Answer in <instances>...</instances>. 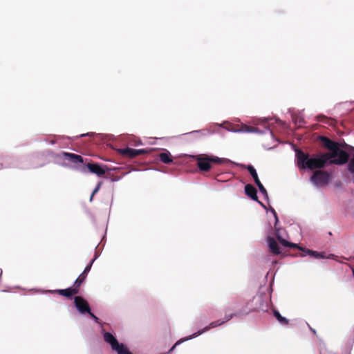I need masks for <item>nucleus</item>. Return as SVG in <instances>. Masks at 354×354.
I'll use <instances>...</instances> for the list:
<instances>
[{
  "instance_id": "nucleus-27",
  "label": "nucleus",
  "mask_w": 354,
  "mask_h": 354,
  "mask_svg": "<svg viewBox=\"0 0 354 354\" xmlns=\"http://www.w3.org/2000/svg\"><path fill=\"white\" fill-rule=\"evenodd\" d=\"M326 257H327L325 256L324 252H319V258L324 259V258H326Z\"/></svg>"
},
{
  "instance_id": "nucleus-29",
  "label": "nucleus",
  "mask_w": 354,
  "mask_h": 354,
  "mask_svg": "<svg viewBox=\"0 0 354 354\" xmlns=\"http://www.w3.org/2000/svg\"><path fill=\"white\" fill-rule=\"evenodd\" d=\"M310 330L313 331L314 334H316V330L315 329L310 328Z\"/></svg>"
},
{
  "instance_id": "nucleus-6",
  "label": "nucleus",
  "mask_w": 354,
  "mask_h": 354,
  "mask_svg": "<svg viewBox=\"0 0 354 354\" xmlns=\"http://www.w3.org/2000/svg\"><path fill=\"white\" fill-rule=\"evenodd\" d=\"M119 152L122 156L124 157L133 158L139 155L147 153V150L145 149H136L133 148L127 147L124 149H120Z\"/></svg>"
},
{
  "instance_id": "nucleus-24",
  "label": "nucleus",
  "mask_w": 354,
  "mask_h": 354,
  "mask_svg": "<svg viewBox=\"0 0 354 354\" xmlns=\"http://www.w3.org/2000/svg\"><path fill=\"white\" fill-rule=\"evenodd\" d=\"M96 322H98L99 318L96 317L93 313H91V310L87 313Z\"/></svg>"
},
{
  "instance_id": "nucleus-18",
  "label": "nucleus",
  "mask_w": 354,
  "mask_h": 354,
  "mask_svg": "<svg viewBox=\"0 0 354 354\" xmlns=\"http://www.w3.org/2000/svg\"><path fill=\"white\" fill-rule=\"evenodd\" d=\"M246 169L249 171V173L250 174L252 177L253 178L255 183H257V182L260 181V180H259V178L258 177L257 171H256V169H254V167L252 165H248L246 167Z\"/></svg>"
},
{
  "instance_id": "nucleus-16",
  "label": "nucleus",
  "mask_w": 354,
  "mask_h": 354,
  "mask_svg": "<svg viewBox=\"0 0 354 354\" xmlns=\"http://www.w3.org/2000/svg\"><path fill=\"white\" fill-rule=\"evenodd\" d=\"M317 120L318 122H322L326 123L330 126H335V123H336V121L335 120H333L332 118H328L327 117H326L324 115H317Z\"/></svg>"
},
{
  "instance_id": "nucleus-9",
  "label": "nucleus",
  "mask_w": 354,
  "mask_h": 354,
  "mask_svg": "<svg viewBox=\"0 0 354 354\" xmlns=\"http://www.w3.org/2000/svg\"><path fill=\"white\" fill-rule=\"evenodd\" d=\"M86 167L90 172L96 174L99 177L102 176L105 174L106 171L109 169L106 166H101L97 163L88 162Z\"/></svg>"
},
{
  "instance_id": "nucleus-25",
  "label": "nucleus",
  "mask_w": 354,
  "mask_h": 354,
  "mask_svg": "<svg viewBox=\"0 0 354 354\" xmlns=\"http://www.w3.org/2000/svg\"><path fill=\"white\" fill-rule=\"evenodd\" d=\"M338 143L339 144V148L340 149H341V148H345V149H347V147H348V145H347V144H346L345 142H344V143H339V142H338ZM342 150H343V149H342Z\"/></svg>"
},
{
  "instance_id": "nucleus-17",
  "label": "nucleus",
  "mask_w": 354,
  "mask_h": 354,
  "mask_svg": "<svg viewBox=\"0 0 354 354\" xmlns=\"http://www.w3.org/2000/svg\"><path fill=\"white\" fill-rule=\"evenodd\" d=\"M274 316L276 317V319L278 320V322L282 324V325H288L289 324L288 319H287L286 317H282L281 314L276 310H273Z\"/></svg>"
},
{
  "instance_id": "nucleus-15",
  "label": "nucleus",
  "mask_w": 354,
  "mask_h": 354,
  "mask_svg": "<svg viewBox=\"0 0 354 354\" xmlns=\"http://www.w3.org/2000/svg\"><path fill=\"white\" fill-rule=\"evenodd\" d=\"M159 159L165 164H170L173 162V159L169 151L160 153L159 154Z\"/></svg>"
},
{
  "instance_id": "nucleus-30",
  "label": "nucleus",
  "mask_w": 354,
  "mask_h": 354,
  "mask_svg": "<svg viewBox=\"0 0 354 354\" xmlns=\"http://www.w3.org/2000/svg\"><path fill=\"white\" fill-rule=\"evenodd\" d=\"M178 344V342H177L174 346H173V347L171 348V351H172L175 348L176 345Z\"/></svg>"
},
{
  "instance_id": "nucleus-10",
  "label": "nucleus",
  "mask_w": 354,
  "mask_h": 354,
  "mask_svg": "<svg viewBox=\"0 0 354 354\" xmlns=\"http://www.w3.org/2000/svg\"><path fill=\"white\" fill-rule=\"evenodd\" d=\"M62 156L64 157L66 160L71 162L72 163L78 165L82 164L84 162V159L82 156L80 155H77L75 153H72L69 152L63 151L62 153Z\"/></svg>"
},
{
  "instance_id": "nucleus-23",
  "label": "nucleus",
  "mask_w": 354,
  "mask_h": 354,
  "mask_svg": "<svg viewBox=\"0 0 354 354\" xmlns=\"http://www.w3.org/2000/svg\"><path fill=\"white\" fill-rule=\"evenodd\" d=\"M348 169L351 173L354 174V154H353V158L351 159L350 162H348Z\"/></svg>"
},
{
  "instance_id": "nucleus-2",
  "label": "nucleus",
  "mask_w": 354,
  "mask_h": 354,
  "mask_svg": "<svg viewBox=\"0 0 354 354\" xmlns=\"http://www.w3.org/2000/svg\"><path fill=\"white\" fill-rule=\"evenodd\" d=\"M194 159L197 162L198 167L201 171H208L212 168V162L221 164L223 159L218 157H210L205 154L196 156Z\"/></svg>"
},
{
  "instance_id": "nucleus-13",
  "label": "nucleus",
  "mask_w": 354,
  "mask_h": 354,
  "mask_svg": "<svg viewBox=\"0 0 354 354\" xmlns=\"http://www.w3.org/2000/svg\"><path fill=\"white\" fill-rule=\"evenodd\" d=\"M245 193L251 199L255 201H259L257 196V189L251 184H248L245 186Z\"/></svg>"
},
{
  "instance_id": "nucleus-5",
  "label": "nucleus",
  "mask_w": 354,
  "mask_h": 354,
  "mask_svg": "<svg viewBox=\"0 0 354 354\" xmlns=\"http://www.w3.org/2000/svg\"><path fill=\"white\" fill-rule=\"evenodd\" d=\"M74 304L77 310L82 314L87 313L91 310L87 301L82 297H75Z\"/></svg>"
},
{
  "instance_id": "nucleus-26",
  "label": "nucleus",
  "mask_w": 354,
  "mask_h": 354,
  "mask_svg": "<svg viewBox=\"0 0 354 354\" xmlns=\"http://www.w3.org/2000/svg\"><path fill=\"white\" fill-rule=\"evenodd\" d=\"M326 258L337 260V257L333 254H330Z\"/></svg>"
},
{
  "instance_id": "nucleus-28",
  "label": "nucleus",
  "mask_w": 354,
  "mask_h": 354,
  "mask_svg": "<svg viewBox=\"0 0 354 354\" xmlns=\"http://www.w3.org/2000/svg\"><path fill=\"white\" fill-rule=\"evenodd\" d=\"M254 129H255V128H254V127H250V129L248 130V131L253 132V131H254Z\"/></svg>"
},
{
  "instance_id": "nucleus-4",
  "label": "nucleus",
  "mask_w": 354,
  "mask_h": 354,
  "mask_svg": "<svg viewBox=\"0 0 354 354\" xmlns=\"http://www.w3.org/2000/svg\"><path fill=\"white\" fill-rule=\"evenodd\" d=\"M234 316H236L235 313H232V314H230V315H225L224 320H216V321H214V322H211L208 326H205L201 331H198V332L194 333L192 335V337H197L198 335H200L201 334H202L205 331H207L208 330H209L211 328H213L221 326L223 324H225V323L227 322L228 321H230Z\"/></svg>"
},
{
  "instance_id": "nucleus-1",
  "label": "nucleus",
  "mask_w": 354,
  "mask_h": 354,
  "mask_svg": "<svg viewBox=\"0 0 354 354\" xmlns=\"http://www.w3.org/2000/svg\"><path fill=\"white\" fill-rule=\"evenodd\" d=\"M319 140L330 151L310 157L309 154L304 153L303 151L296 150L297 166L300 169H308L313 170L321 169L326 165H342L348 161V153L339 148V143L324 136H319Z\"/></svg>"
},
{
  "instance_id": "nucleus-7",
  "label": "nucleus",
  "mask_w": 354,
  "mask_h": 354,
  "mask_svg": "<svg viewBox=\"0 0 354 354\" xmlns=\"http://www.w3.org/2000/svg\"><path fill=\"white\" fill-rule=\"evenodd\" d=\"M272 213H273V214L274 216V218H275V223H274L275 235H276L277 239L279 240V241L280 242V243L281 245H283V246H286V247L298 248L300 250H301V248L300 247H299L296 243H290L288 241L282 239L280 236V235L279 234V229L277 227V223L279 221L278 217H277V213H276V212H275V210L274 209H272Z\"/></svg>"
},
{
  "instance_id": "nucleus-31",
  "label": "nucleus",
  "mask_w": 354,
  "mask_h": 354,
  "mask_svg": "<svg viewBox=\"0 0 354 354\" xmlns=\"http://www.w3.org/2000/svg\"><path fill=\"white\" fill-rule=\"evenodd\" d=\"M320 354H324L322 351H320Z\"/></svg>"
},
{
  "instance_id": "nucleus-19",
  "label": "nucleus",
  "mask_w": 354,
  "mask_h": 354,
  "mask_svg": "<svg viewBox=\"0 0 354 354\" xmlns=\"http://www.w3.org/2000/svg\"><path fill=\"white\" fill-rule=\"evenodd\" d=\"M115 351L118 354H133L123 344Z\"/></svg>"
},
{
  "instance_id": "nucleus-8",
  "label": "nucleus",
  "mask_w": 354,
  "mask_h": 354,
  "mask_svg": "<svg viewBox=\"0 0 354 354\" xmlns=\"http://www.w3.org/2000/svg\"><path fill=\"white\" fill-rule=\"evenodd\" d=\"M50 292H57L59 295L66 297L67 298L71 299L72 296L75 295L79 293L80 292V287L76 286L75 283L73 284V288H68L66 289H61V290H50Z\"/></svg>"
},
{
  "instance_id": "nucleus-20",
  "label": "nucleus",
  "mask_w": 354,
  "mask_h": 354,
  "mask_svg": "<svg viewBox=\"0 0 354 354\" xmlns=\"http://www.w3.org/2000/svg\"><path fill=\"white\" fill-rule=\"evenodd\" d=\"M301 250L302 251H304L307 254H309L310 256H313L315 258H319V252H317L316 251H313V250H310L309 249H306V250H303L301 248Z\"/></svg>"
},
{
  "instance_id": "nucleus-21",
  "label": "nucleus",
  "mask_w": 354,
  "mask_h": 354,
  "mask_svg": "<svg viewBox=\"0 0 354 354\" xmlns=\"http://www.w3.org/2000/svg\"><path fill=\"white\" fill-rule=\"evenodd\" d=\"M256 185H257V187H259V191L261 192V193H262L264 196H268V192H267V190L266 189V188L263 187V185H262V183H261V181H259L256 183Z\"/></svg>"
},
{
  "instance_id": "nucleus-11",
  "label": "nucleus",
  "mask_w": 354,
  "mask_h": 354,
  "mask_svg": "<svg viewBox=\"0 0 354 354\" xmlns=\"http://www.w3.org/2000/svg\"><path fill=\"white\" fill-rule=\"evenodd\" d=\"M94 261H95V259H93L91 261V263L86 266V268H84L82 273L80 274V276L77 277V279L75 281L74 283H75V285H76V286H79L80 288L81 285L84 283V281H85V279L87 277L88 273L91 270L92 264Z\"/></svg>"
},
{
  "instance_id": "nucleus-3",
  "label": "nucleus",
  "mask_w": 354,
  "mask_h": 354,
  "mask_svg": "<svg viewBox=\"0 0 354 354\" xmlns=\"http://www.w3.org/2000/svg\"><path fill=\"white\" fill-rule=\"evenodd\" d=\"M330 175L324 170H316L310 177V181L316 187H323L328 184Z\"/></svg>"
},
{
  "instance_id": "nucleus-12",
  "label": "nucleus",
  "mask_w": 354,
  "mask_h": 354,
  "mask_svg": "<svg viewBox=\"0 0 354 354\" xmlns=\"http://www.w3.org/2000/svg\"><path fill=\"white\" fill-rule=\"evenodd\" d=\"M104 339L106 343L111 345L113 351L120 346L121 344H120L117 339L109 332H106L104 334Z\"/></svg>"
},
{
  "instance_id": "nucleus-22",
  "label": "nucleus",
  "mask_w": 354,
  "mask_h": 354,
  "mask_svg": "<svg viewBox=\"0 0 354 354\" xmlns=\"http://www.w3.org/2000/svg\"><path fill=\"white\" fill-rule=\"evenodd\" d=\"M102 181H100L97 185H96L95 188L94 189V190L92 192V194L91 196V198H90V201H91L93 200V196L98 192V191L100 190L102 185Z\"/></svg>"
},
{
  "instance_id": "nucleus-14",
  "label": "nucleus",
  "mask_w": 354,
  "mask_h": 354,
  "mask_svg": "<svg viewBox=\"0 0 354 354\" xmlns=\"http://www.w3.org/2000/svg\"><path fill=\"white\" fill-rule=\"evenodd\" d=\"M267 242L269 249L272 254H279L281 253L279 245L273 237L268 236Z\"/></svg>"
}]
</instances>
